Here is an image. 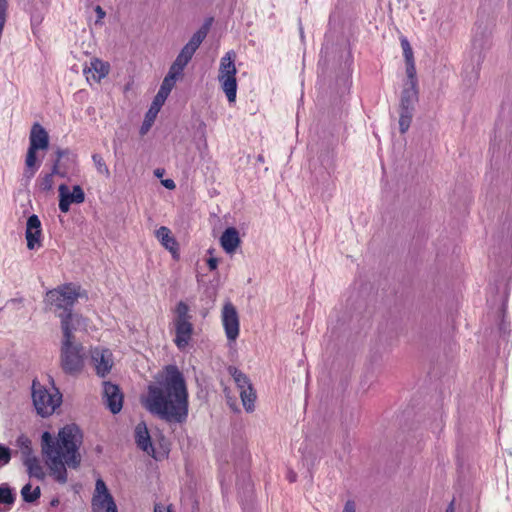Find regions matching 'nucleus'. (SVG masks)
<instances>
[{
    "instance_id": "obj_1",
    "label": "nucleus",
    "mask_w": 512,
    "mask_h": 512,
    "mask_svg": "<svg viewBox=\"0 0 512 512\" xmlns=\"http://www.w3.org/2000/svg\"><path fill=\"white\" fill-rule=\"evenodd\" d=\"M83 434L76 424L64 426L55 440L49 432L42 434V451L50 461V469L55 480L59 483L67 481L65 465L76 468L81 456L78 452L82 444Z\"/></svg>"
},
{
    "instance_id": "obj_2",
    "label": "nucleus",
    "mask_w": 512,
    "mask_h": 512,
    "mask_svg": "<svg viewBox=\"0 0 512 512\" xmlns=\"http://www.w3.org/2000/svg\"><path fill=\"white\" fill-rule=\"evenodd\" d=\"M186 386H148L141 404L152 415L169 423H183L188 416Z\"/></svg>"
},
{
    "instance_id": "obj_3",
    "label": "nucleus",
    "mask_w": 512,
    "mask_h": 512,
    "mask_svg": "<svg viewBox=\"0 0 512 512\" xmlns=\"http://www.w3.org/2000/svg\"><path fill=\"white\" fill-rule=\"evenodd\" d=\"M82 296L80 286L74 283L60 285L46 292L44 303L46 309L59 313L72 312V308L79 297Z\"/></svg>"
},
{
    "instance_id": "obj_4",
    "label": "nucleus",
    "mask_w": 512,
    "mask_h": 512,
    "mask_svg": "<svg viewBox=\"0 0 512 512\" xmlns=\"http://www.w3.org/2000/svg\"><path fill=\"white\" fill-rule=\"evenodd\" d=\"M35 410L41 417L52 415L62 403V393L57 386H31Z\"/></svg>"
},
{
    "instance_id": "obj_5",
    "label": "nucleus",
    "mask_w": 512,
    "mask_h": 512,
    "mask_svg": "<svg viewBox=\"0 0 512 512\" xmlns=\"http://www.w3.org/2000/svg\"><path fill=\"white\" fill-rule=\"evenodd\" d=\"M85 350L78 342H70L68 329H64V339L61 345V366L65 373L76 374L84 365Z\"/></svg>"
},
{
    "instance_id": "obj_6",
    "label": "nucleus",
    "mask_w": 512,
    "mask_h": 512,
    "mask_svg": "<svg viewBox=\"0 0 512 512\" xmlns=\"http://www.w3.org/2000/svg\"><path fill=\"white\" fill-rule=\"evenodd\" d=\"M174 313V343L178 349L185 350L191 341L194 331V327L191 322L192 315L189 313V306L184 301L178 302Z\"/></svg>"
},
{
    "instance_id": "obj_7",
    "label": "nucleus",
    "mask_w": 512,
    "mask_h": 512,
    "mask_svg": "<svg viewBox=\"0 0 512 512\" xmlns=\"http://www.w3.org/2000/svg\"><path fill=\"white\" fill-rule=\"evenodd\" d=\"M235 57L234 51H228L221 58L219 66L218 81L229 103H234L237 95Z\"/></svg>"
},
{
    "instance_id": "obj_8",
    "label": "nucleus",
    "mask_w": 512,
    "mask_h": 512,
    "mask_svg": "<svg viewBox=\"0 0 512 512\" xmlns=\"http://www.w3.org/2000/svg\"><path fill=\"white\" fill-rule=\"evenodd\" d=\"M240 456L234 460V472L236 474V486L243 491L245 497L252 495V483L248 473L249 454L244 448L240 449Z\"/></svg>"
},
{
    "instance_id": "obj_9",
    "label": "nucleus",
    "mask_w": 512,
    "mask_h": 512,
    "mask_svg": "<svg viewBox=\"0 0 512 512\" xmlns=\"http://www.w3.org/2000/svg\"><path fill=\"white\" fill-rule=\"evenodd\" d=\"M56 158L53 163V173L61 178H69L77 172L76 154L69 149L58 148L55 152Z\"/></svg>"
},
{
    "instance_id": "obj_10",
    "label": "nucleus",
    "mask_w": 512,
    "mask_h": 512,
    "mask_svg": "<svg viewBox=\"0 0 512 512\" xmlns=\"http://www.w3.org/2000/svg\"><path fill=\"white\" fill-rule=\"evenodd\" d=\"M224 393L227 399V403L231 409L235 411L238 410L236 399L232 396V394L238 393L245 410L247 412L254 411L256 392L253 389V386H225Z\"/></svg>"
},
{
    "instance_id": "obj_11",
    "label": "nucleus",
    "mask_w": 512,
    "mask_h": 512,
    "mask_svg": "<svg viewBox=\"0 0 512 512\" xmlns=\"http://www.w3.org/2000/svg\"><path fill=\"white\" fill-rule=\"evenodd\" d=\"M222 325L229 341H235L239 336L240 322L238 312L231 302H226L221 313Z\"/></svg>"
},
{
    "instance_id": "obj_12",
    "label": "nucleus",
    "mask_w": 512,
    "mask_h": 512,
    "mask_svg": "<svg viewBox=\"0 0 512 512\" xmlns=\"http://www.w3.org/2000/svg\"><path fill=\"white\" fill-rule=\"evenodd\" d=\"M59 191V209L63 213H67L72 203L80 204L85 200L83 189L79 185H75L70 191L66 184H61Z\"/></svg>"
},
{
    "instance_id": "obj_13",
    "label": "nucleus",
    "mask_w": 512,
    "mask_h": 512,
    "mask_svg": "<svg viewBox=\"0 0 512 512\" xmlns=\"http://www.w3.org/2000/svg\"><path fill=\"white\" fill-rule=\"evenodd\" d=\"M58 317L61 320V329L64 333L65 326L69 331L70 342L76 341V333L86 328V320L73 312L59 313Z\"/></svg>"
},
{
    "instance_id": "obj_14",
    "label": "nucleus",
    "mask_w": 512,
    "mask_h": 512,
    "mask_svg": "<svg viewBox=\"0 0 512 512\" xmlns=\"http://www.w3.org/2000/svg\"><path fill=\"white\" fill-rule=\"evenodd\" d=\"M209 29V24L203 25L199 30H197L188 43L181 49L180 53L178 54L186 61L190 62L193 55L195 54L196 50L199 48L201 43L204 41V39L207 36Z\"/></svg>"
},
{
    "instance_id": "obj_15",
    "label": "nucleus",
    "mask_w": 512,
    "mask_h": 512,
    "mask_svg": "<svg viewBox=\"0 0 512 512\" xmlns=\"http://www.w3.org/2000/svg\"><path fill=\"white\" fill-rule=\"evenodd\" d=\"M209 29V24L203 25L199 30H197L188 43L181 49L180 53L178 54L186 61L190 62L193 55L195 54L196 50L199 48L201 43L204 41V39L207 36Z\"/></svg>"
},
{
    "instance_id": "obj_16",
    "label": "nucleus",
    "mask_w": 512,
    "mask_h": 512,
    "mask_svg": "<svg viewBox=\"0 0 512 512\" xmlns=\"http://www.w3.org/2000/svg\"><path fill=\"white\" fill-rule=\"evenodd\" d=\"M41 233L42 229L39 217L35 214L29 216L26 223L25 233L27 248L29 250H33L40 246Z\"/></svg>"
},
{
    "instance_id": "obj_17",
    "label": "nucleus",
    "mask_w": 512,
    "mask_h": 512,
    "mask_svg": "<svg viewBox=\"0 0 512 512\" xmlns=\"http://www.w3.org/2000/svg\"><path fill=\"white\" fill-rule=\"evenodd\" d=\"M104 399L107 408L113 414H117L121 411L123 406V392L120 390V386H104Z\"/></svg>"
},
{
    "instance_id": "obj_18",
    "label": "nucleus",
    "mask_w": 512,
    "mask_h": 512,
    "mask_svg": "<svg viewBox=\"0 0 512 512\" xmlns=\"http://www.w3.org/2000/svg\"><path fill=\"white\" fill-rule=\"evenodd\" d=\"M98 512H118L117 505L105 482L98 478Z\"/></svg>"
},
{
    "instance_id": "obj_19",
    "label": "nucleus",
    "mask_w": 512,
    "mask_h": 512,
    "mask_svg": "<svg viewBox=\"0 0 512 512\" xmlns=\"http://www.w3.org/2000/svg\"><path fill=\"white\" fill-rule=\"evenodd\" d=\"M49 146L47 131L39 124L34 123L29 136V147L36 150H46Z\"/></svg>"
},
{
    "instance_id": "obj_20",
    "label": "nucleus",
    "mask_w": 512,
    "mask_h": 512,
    "mask_svg": "<svg viewBox=\"0 0 512 512\" xmlns=\"http://www.w3.org/2000/svg\"><path fill=\"white\" fill-rule=\"evenodd\" d=\"M155 384H185V379L176 365H167L159 372Z\"/></svg>"
},
{
    "instance_id": "obj_21",
    "label": "nucleus",
    "mask_w": 512,
    "mask_h": 512,
    "mask_svg": "<svg viewBox=\"0 0 512 512\" xmlns=\"http://www.w3.org/2000/svg\"><path fill=\"white\" fill-rule=\"evenodd\" d=\"M240 243L241 240L239 232L234 227H229L225 229L220 237V244L223 250L228 254L234 253L236 249L239 247Z\"/></svg>"
},
{
    "instance_id": "obj_22",
    "label": "nucleus",
    "mask_w": 512,
    "mask_h": 512,
    "mask_svg": "<svg viewBox=\"0 0 512 512\" xmlns=\"http://www.w3.org/2000/svg\"><path fill=\"white\" fill-rule=\"evenodd\" d=\"M17 494L8 483L0 484V512H8L15 504Z\"/></svg>"
},
{
    "instance_id": "obj_23",
    "label": "nucleus",
    "mask_w": 512,
    "mask_h": 512,
    "mask_svg": "<svg viewBox=\"0 0 512 512\" xmlns=\"http://www.w3.org/2000/svg\"><path fill=\"white\" fill-rule=\"evenodd\" d=\"M135 439L137 446L148 454L154 452L151 438L145 423H139L135 428Z\"/></svg>"
},
{
    "instance_id": "obj_24",
    "label": "nucleus",
    "mask_w": 512,
    "mask_h": 512,
    "mask_svg": "<svg viewBox=\"0 0 512 512\" xmlns=\"http://www.w3.org/2000/svg\"><path fill=\"white\" fill-rule=\"evenodd\" d=\"M156 238L165 249L170 251L172 254L177 253L178 243L168 227L161 226L159 229H157Z\"/></svg>"
},
{
    "instance_id": "obj_25",
    "label": "nucleus",
    "mask_w": 512,
    "mask_h": 512,
    "mask_svg": "<svg viewBox=\"0 0 512 512\" xmlns=\"http://www.w3.org/2000/svg\"><path fill=\"white\" fill-rule=\"evenodd\" d=\"M177 79L172 76L166 75L162 81L160 89L154 98V105H163L173 87L175 86Z\"/></svg>"
},
{
    "instance_id": "obj_26",
    "label": "nucleus",
    "mask_w": 512,
    "mask_h": 512,
    "mask_svg": "<svg viewBox=\"0 0 512 512\" xmlns=\"http://www.w3.org/2000/svg\"><path fill=\"white\" fill-rule=\"evenodd\" d=\"M418 98L417 86L405 87L402 91L400 109L402 110H414V103Z\"/></svg>"
},
{
    "instance_id": "obj_27",
    "label": "nucleus",
    "mask_w": 512,
    "mask_h": 512,
    "mask_svg": "<svg viewBox=\"0 0 512 512\" xmlns=\"http://www.w3.org/2000/svg\"><path fill=\"white\" fill-rule=\"evenodd\" d=\"M114 365V357L109 349H103L98 359V376L105 377Z\"/></svg>"
},
{
    "instance_id": "obj_28",
    "label": "nucleus",
    "mask_w": 512,
    "mask_h": 512,
    "mask_svg": "<svg viewBox=\"0 0 512 512\" xmlns=\"http://www.w3.org/2000/svg\"><path fill=\"white\" fill-rule=\"evenodd\" d=\"M37 151L36 149H32L31 147H28V151L26 154L25 159V170H24V176L27 179H31L36 171L38 170L40 163L37 162Z\"/></svg>"
},
{
    "instance_id": "obj_29",
    "label": "nucleus",
    "mask_w": 512,
    "mask_h": 512,
    "mask_svg": "<svg viewBox=\"0 0 512 512\" xmlns=\"http://www.w3.org/2000/svg\"><path fill=\"white\" fill-rule=\"evenodd\" d=\"M23 464L26 466L27 472L30 477H35L40 480H42L45 477V473H44L38 459L35 456L31 457V458L24 459Z\"/></svg>"
},
{
    "instance_id": "obj_30",
    "label": "nucleus",
    "mask_w": 512,
    "mask_h": 512,
    "mask_svg": "<svg viewBox=\"0 0 512 512\" xmlns=\"http://www.w3.org/2000/svg\"><path fill=\"white\" fill-rule=\"evenodd\" d=\"M20 493L23 501L30 504L35 503L41 496L40 487L36 486L35 488H32L30 483L24 485Z\"/></svg>"
},
{
    "instance_id": "obj_31",
    "label": "nucleus",
    "mask_w": 512,
    "mask_h": 512,
    "mask_svg": "<svg viewBox=\"0 0 512 512\" xmlns=\"http://www.w3.org/2000/svg\"><path fill=\"white\" fill-rule=\"evenodd\" d=\"M16 442H17L18 447L20 448L22 460L34 457L32 446H31V441L29 440L28 437H26L24 435H20L17 438Z\"/></svg>"
},
{
    "instance_id": "obj_32",
    "label": "nucleus",
    "mask_w": 512,
    "mask_h": 512,
    "mask_svg": "<svg viewBox=\"0 0 512 512\" xmlns=\"http://www.w3.org/2000/svg\"><path fill=\"white\" fill-rule=\"evenodd\" d=\"M413 111L400 109L399 130L402 134L406 133L412 121Z\"/></svg>"
},
{
    "instance_id": "obj_33",
    "label": "nucleus",
    "mask_w": 512,
    "mask_h": 512,
    "mask_svg": "<svg viewBox=\"0 0 512 512\" xmlns=\"http://www.w3.org/2000/svg\"><path fill=\"white\" fill-rule=\"evenodd\" d=\"M54 175H56V173H53V168H52L50 173H47L43 177H40L38 179V186L41 191L48 192L53 188V185H54L53 176Z\"/></svg>"
},
{
    "instance_id": "obj_34",
    "label": "nucleus",
    "mask_w": 512,
    "mask_h": 512,
    "mask_svg": "<svg viewBox=\"0 0 512 512\" xmlns=\"http://www.w3.org/2000/svg\"><path fill=\"white\" fill-rule=\"evenodd\" d=\"M83 73L87 82L92 86L93 81H96V57L90 59V66H86L83 69Z\"/></svg>"
},
{
    "instance_id": "obj_35",
    "label": "nucleus",
    "mask_w": 512,
    "mask_h": 512,
    "mask_svg": "<svg viewBox=\"0 0 512 512\" xmlns=\"http://www.w3.org/2000/svg\"><path fill=\"white\" fill-rule=\"evenodd\" d=\"M406 74L409 86H417L416 68L414 60L406 61Z\"/></svg>"
},
{
    "instance_id": "obj_36",
    "label": "nucleus",
    "mask_w": 512,
    "mask_h": 512,
    "mask_svg": "<svg viewBox=\"0 0 512 512\" xmlns=\"http://www.w3.org/2000/svg\"><path fill=\"white\" fill-rule=\"evenodd\" d=\"M11 460V449L0 444V467L7 465Z\"/></svg>"
},
{
    "instance_id": "obj_37",
    "label": "nucleus",
    "mask_w": 512,
    "mask_h": 512,
    "mask_svg": "<svg viewBox=\"0 0 512 512\" xmlns=\"http://www.w3.org/2000/svg\"><path fill=\"white\" fill-rule=\"evenodd\" d=\"M401 47L403 49V55H404L405 61L414 60L413 51H412V48H411L410 43L407 40V38H405V37L401 38Z\"/></svg>"
},
{
    "instance_id": "obj_38",
    "label": "nucleus",
    "mask_w": 512,
    "mask_h": 512,
    "mask_svg": "<svg viewBox=\"0 0 512 512\" xmlns=\"http://www.w3.org/2000/svg\"><path fill=\"white\" fill-rule=\"evenodd\" d=\"M110 72V64L98 59V81L106 77Z\"/></svg>"
},
{
    "instance_id": "obj_39",
    "label": "nucleus",
    "mask_w": 512,
    "mask_h": 512,
    "mask_svg": "<svg viewBox=\"0 0 512 512\" xmlns=\"http://www.w3.org/2000/svg\"><path fill=\"white\" fill-rule=\"evenodd\" d=\"M230 373L233 376V379L236 383L243 382L244 384H247L248 379L245 374H243L241 371L237 370L236 368H230Z\"/></svg>"
},
{
    "instance_id": "obj_40",
    "label": "nucleus",
    "mask_w": 512,
    "mask_h": 512,
    "mask_svg": "<svg viewBox=\"0 0 512 512\" xmlns=\"http://www.w3.org/2000/svg\"><path fill=\"white\" fill-rule=\"evenodd\" d=\"M183 69L178 67L176 64L172 63L167 73L168 76H172V78L178 79L183 74Z\"/></svg>"
},
{
    "instance_id": "obj_41",
    "label": "nucleus",
    "mask_w": 512,
    "mask_h": 512,
    "mask_svg": "<svg viewBox=\"0 0 512 512\" xmlns=\"http://www.w3.org/2000/svg\"><path fill=\"white\" fill-rule=\"evenodd\" d=\"M161 106L162 105H154L153 102L146 114V120L149 119L150 121H153Z\"/></svg>"
},
{
    "instance_id": "obj_42",
    "label": "nucleus",
    "mask_w": 512,
    "mask_h": 512,
    "mask_svg": "<svg viewBox=\"0 0 512 512\" xmlns=\"http://www.w3.org/2000/svg\"><path fill=\"white\" fill-rule=\"evenodd\" d=\"M173 63L184 70L189 62L178 55Z\"/></svg>"
},
{
    "instance_id": "obj_43",
    "label": "nucleus",
    "mask_w": 512,
    "mask_h": 512,
    "mask_svg": "<svg viewBox=\"0 0 512 512\" xmlns=\"http://www.w3.org/2000/svg\"><path fill=\"white\" fill-rule=\"evenodd\" d=\"M162 184L165 188L169 190H173L176 187V184L172 179H165L162 181Z\"/></svg>"
},
{
    "instance_id": "obj_44",
    "label": "nucleus",
    "mask_w": 512,
    "mask_h": 512,
    "mask_svg": "<svg viewBox=\"0 0 512 512\" xmlns=\"http://www.w3.org/2000/svg\"><path fill=\"white\" fill-rule=\"evenodd\" d=\"M343 512H355V504H354V502L353 501H347L345 506H344Z\"/></svg>"
},
{
    "instance_id": "obj_45",
    "label": "nucleus",
    "mask_w": 512,
    "mask_h": 512,
    "mask_svg": "<svg viewBox=\"0 0 512 512\" xmlns=\"http://www.w3.org/2000/svg\"><path fill=\"white\" fill-rule=\"evenodd\" d=\"M207 265L210 270H215L218 266V260L216 258H209L207 260Z\"/></svg>"
},
{
    "instance_id": "obj_46",
    "label": "nucleus",
    "mask_w": 512,
    "mask_h": 512,
    "mask_svg": "<svg viewBox=\"0 0 512 512\" xmlns=\"http://www.w3.org/2000/svg\"><path fill=\"white\" fill-rule=\"evenodd\" d=\"M91 510L92 512H96V489L92 493L91 497Z\"/></svg>"
},
{
    "instance_id": "obj_47",
    "label": "nucleus",
    "mask_w": 512,
    "mask_h": 512,
    "mask_svg": "<svg viewBox=\"0 0 512 512\" xmlns=\"http://www.w3.org/2000/svg\"><path fill=\"white\" fill-rule=\"evenodd\" d=\"M154 512H170V510L164 507L163 505L156 504L154 507Z\"/></svg>"
},
{
    "instance_id": "obj_48",
    "label": "nucleus",
    "mask_w": 512,
    "mask_h": 512,
    "mask_svg": "<svg viewBox=\"0 0 512 512\" xmlns=\"http://www.w3.org/2000/svg\"><path fill=\"white\" fill-rule=\"evenodd\" d=\"M287 478L289 480V482H295L296 481V478H297V475L295 472L293 471H289L288 475H287Z\"/></svg>"
},
{
    "instance_id": "obj_49",
    "label": "nucleus",
    "mask_w": 512,
    "mask_h": 512,
    "mask_svg": "<svg viewBox=\"0 0 512 512\" xmlns=\"http://www.w3.org/2000/svg\"><path fill=\"white\" fill-rule=\"evenodd\" d=\"M98 173H108V169L104 164L98 161Z\"/></svg>"
},
{
    "instance_id": "obj_50",
    "label": "nucleus",
    "mask_w": 512,
    "mask_h": 512,
    "mask_svg": "<svg viewBox=\"0 0 512 512\" xmlns=\"http://www.w3.org/2000/svg\"><path fill=\"white\" fill-rule=\"evenodd\" d=\"M106 13L105 11L98 6V22L105 17Z\"/></svg>"
},
{
    "instance_id": "obj_51",
    "label": "nucleus",
    "mask_w": 512,
    "mask_h": 512,
    "mask_svg": "<svg viewBox=\"0 0 512 512\" xmlns=\"http://www.w3.org/2000/svg\"><path fill=\"white\" fill-rule=\"evenodd\" d=\"M150 122L151 121L149 119H147V120L145 119L144 124L141 127L142 132H144L145 128L148 129V127L150 126Z\"/></svg>"
},
{
    "instance_id": "obj_52",
    "label": "nucleus",
    "mask_w": 512,
    "mask_h": 512,
    "mask_svg": "<svg viewBox=\"0 0 512 512\" xmlns=\"http://www.w3.org/2000/svg\"><path fill=\"white\" fill-rule=\"evenodd\" d=\"M50 505L53 506V507L58 506L59 505V499H57V498L52 499L51 502H50Z\"/></svg>"
},
{
    "instance_id": "obj_53",
    "label": "nucleus",
    "mask_w": 512,
    "mask_h": 512,
    "mask_svg": "<svg viewBox=\"0 0 512 512\" xmlns=\"http://www.w3.org/2000/svg\"><path fill=\"white\" fill-rule=\"evenodd\" d=\"M163 173H164V170H162V169L155 170V176H157V177H161L163 175Z\"/></svg>"
},
{
    "instance_id": "obj_54",
    "label": "nucleus",
    "mask_w": 512,
    "mask_h": 512,
    "mask_svg": "<svg viewBox=\"0 0 512 512\" xmlns=\"http://www.w3.org/2000/svg\"><path fill=\"white\" fill-rule=\"evenodd\" d=\"M446 512H454V506H453V502L450 503V505L448 506V508L446 509Z\"/></svg>"
},
{
    "instance_id": "obj_55",
    "label": "nucleus",
    "mask_w": 512,
    "mask_h": 512,
    "mask_svg": "<svg viewBox=\"0 0 512 512\" xmlns=\"http://www.w3.org/2000/svg\"><path fill=\"white\" fill-rule=\"evenodd\" d=\"M32 384L33 385L39 384V381L35 378V379L32 380Z\"/></svg>"
},
{
    "instance_id": "obj_56",
    "label": "nucleus",
    "mask_w": 512,
    "mask_h": 512,
    "mask_svg": "<svg viewBox=\"0 0 512 512\" xmlns=\"http://www.w3.org/2000/svg\"><path fill=\"white\" fill-rule=\"evenodd\" d=\"M102 384L108 385V384H112V383L110 381H103Z\"/></svg>"
},
{
    "instance_id": "obj_57",
    "label": "nucleus",
    "mask_w": 512,
    "mask_h": 512,
    "mask_svg": "<svg viewBox=\"0 0 512 512\" xmlns=\"http://www.w3.org/2000/svg\"><path fill=\"white\" fill-rule=\"evenodd\" d=\"M92 159L96 162V154H92Z\"/></svg>"
},
{
    "instance_id": "obj_58",
    "label": "nucleus",
    "mask_w": 512,
    "mask_h": 512,
    "mask_svg": "<svg viewBox=\"0 0 512 512\" xmlns=\"http://www.w3.org/2000/svg\"><path fill=\"white\" fill-rule=\"evenodd\" d=\"M220 470H221L222 473H224L225 472V467L221 466Z\"/></svg>"
},
{
    "instance_id": "obj_59",
    "label": "nucleus",
    "mask_w": 512,
    "mask_h": 512,
    "mask_svg": "<svg viewBox=\"0 0 512 512\" xmlns=\"http://www.w3.org/2000/svg\"><path fill=\"white\" fill-rule=\"evenodd\" d=\"M50 384H54V380L50 378Z\"/></svg>"
}]
</instances>
